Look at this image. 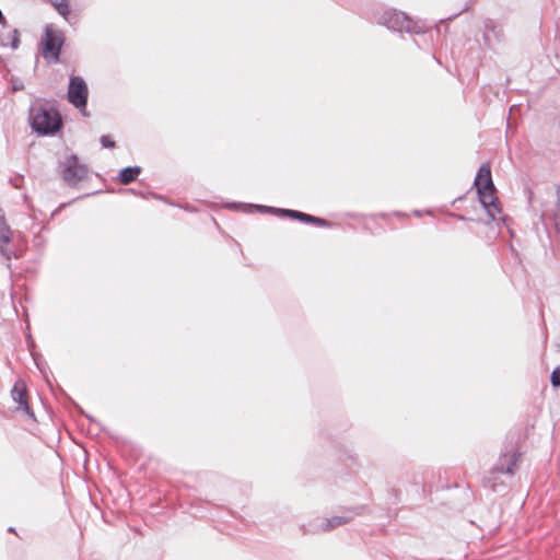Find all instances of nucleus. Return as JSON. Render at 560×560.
<instances>
[{
	"label": "nucleus",
	"mask_w": 560,
	"mask_h": 560,
	"mask_svg": "<svg viewBox=\"0 0 560 560\" xmlns=\"http://www.w3.org/2000/svg\"><path fill=\"white\" fill-rule=\"evenodd\" d=\"M474 187L476 188L478 200L486 210L491 220L497 219V214L502 212L500 201L495 196L497 188L492 180L491 167L488 163H483L477 171Z\"/></svg>",
	"instance_id": "1"
},
{
	"label": "nucleus",
	"mask_w": 560,
	"mask_h": 560,
	"mask_svg": "<svg viewBox=\"0 0 560 560\" xmlns=\"http://www.w3.org/2000/svg\"><path fill=\"white\" fill-rule=\"evenodd\" d=\"M30 125L38 136L54 137L62 129L63 119L55 106L45 104L30 108Z\"/></svg>",
	"instance_id": "2"
},
{
	"label": "nucleus",
	"mask_w": 560,
	"mask_h": 560,
	"mask_svg": "<svg viewBox=\"0 0 560 560\" xmlns=\"http://www.w3.org/2000/svg\"><path fill=\"white\" fill-rule=\"evenodd\" d=\"M377 24L385 26L393 32H406L408 34H421L423 27L412 21L405 12L395 9L385 10L377 18Z\"/></svg>",
	"instance_id": "3"
},
{
	"label": "nucleus",
	"mask_w": 560,
	"mask_h": 560,
	"mask_svg": "<svg viewBox=\"0 0 560 560\" xmlns=\"http://www.w3.org/2000/svg\"><path fill=\"white\" fill-rule=\"evenodd\" d=\"M89 98V88L84 79L80 75H71L69 79L67 100L79 112L88 116L86 105Z\"/></svg>",
	"instance_id": "4"
},
{
	"label": "nucleus",
	"mask_w": 560,
	"mask_h": 560,
	"mask_svg": "<svg viewBox=\"0 0 560 560\" xmlns=\"http://www.w3.org/2000/svg\"><path fill=\"white\" fill-rule=\"evenodd\" d=\"M63 43V33L55 30L51 25H47L45 28V37L43 39L44 58L49 62H58Z\"/></svg>",
	"instance_id": "5"
},
{
	"label": "nucleus",
	"mask_w": 560,
	"mask_h": 560,
	"mask_svg": "<svg viewBox=\"0 0 560 560\" xmlns=\"http://www.w3.org/2000/svg\"><path fill=\"white\" fill-rule=\"evenodd\" d=\"M61 177L68 186H75L88 175V166L81 164L77 154H70L60 163Z\"/></svg>",
	"instance_id": "6"
},
{
	"label": "nucleus",
	"mask_w": 560,
	"mask_h": 560,
	"mask_svg": "<svg viewBox=\"0 0 560 560\" xmlns=\"http://www.w3.org/2000/svg\"><path fill=\"white\" fill-rule=\"evenodd\" d=\"M520 457L521 453L513 445L506 446L493 466L492 471L513 475Z\"/></svg>",
	"instance_id": "7"
},
{
	"label": "nucleus",
	"mask_w": 560,
	"mask_h": 560,
	"mask_svg": "<svg viewBox=\"0 0 560 560\" xmlns=\"http://www.w3.org/2000/svg\"><path fill=\"white\" fill-rule=\"evenodd\" d=\"M11 397L13 401L18 404L16 410L24 411L25 415L32 419L35 418L34 412L27 402L26 384L22 380L16 381L13 385V388L11 389Z\"/></svg>",
	"instance_id": "8"
},
{
	"label": "nucleus",
	"mask_w": 560,
	"mask_h": 560,
	"mask_svg": "<svg viewBox=\"0 0 560 560\" xmlns=\"http://www.w3.org/2000/svg\"><path fill=\"white\" fill-rule=\"evenodd\" d=\"M502 35V28L493 20L486 19L483 21L482 38L487 47L492 48L495 43L501 40Z\"/></svg>",
	"instance_id": "9"
},
{
	"label": "nucleus",
	"mask_w": 560,
	"mask_h": 560,
	"mask_svg": "<svg viewBox=\"0 0 560 560\" xmlns=\"http://www.w3.org/2000/svg\"><path fill=\"white\" fill-rule=\"evenodd\" d=\"M141 172L142 168L138 165L127 166L119 171V173L116 176V179L122 185H128L135 182L141 174Z\"/></svg>",
	"instance_id": "10"
},
{
	"label": "nucleus",
	"mask_w": 560,
	"mask_h": 560,
	"mask_svg": "<svg viewBox=\"0 0 560 560\" xmlns=\"http://www.w3.org/2000/svg\"><path fill=\"white\" fill-rule=\"evenodd\" d=\"M352 520V516L348 515H334L329 518H326L320 525L322 532H329L338 526L349 523Z\"/></svg>",
	"instance_id": "11"
},
{
	"label": "nucleus",
	"mask_w": 560,
	"mask_h": 560,
	"mask_svg": "<svg viewBox=\"0 0 560 560\" xmlns=\"http://www.w3.org/2000/svg\"><path fill=\"white\" fill-rule=\"evenodd\" d=\"M298 221L306 224H313L318 228H331L334 224L331 221H328L324 218L315 217L302 211H300Z\"/></svg>",
	"instance_id": "12"
},
{
	"label": "nucleus",
	"mask_w": 560,
	"mask_h": 560,
	"mask_svg": "<svg viewBox=\"0 0 560 560\" xmlns=\"http://www.w3.org/2000/svg\"><path fill=\"white\" fill-rule=\"evenodd\" d=\"M298 221L306 224H313L318 228H331L334 224L331 221H328L324 218L315 217L302 211H300Z\"/></svg>",
	"instance_id": "13"
},
{
	"label": "nucleus",
	"mask_w": 560,
	"mask_h": 560,
	"mask_svg": "<svg viewBox=\"0 0 560 560\" xmlns=\"http://www.w3.org/2000/svg\"><path fill=\"white\" fill-rule=\"evenodd\" d=\"M0 45L10 46L13 50L20 46V32L18 28L10 30L8 34L0 35Z\"/></svg>",
	"instance_id": "14"
},
{
	"label": "nucleus",
	"mask_w": 560,
	"mask_h": 560,
	"mask_svg": "<svg viewBox=\"0 0 560 560\" xmlns=\"http://www.w3.org/2000/svg\"><path fill=\"white\" fill-rule=\"evenodd\" d=\"M57 12L65 19H68L70 15L71 9L69 5V0H60L52 3Z\"/></svg>",
	"instance_id": "15"
},
{
	"label": "nucleus",
	"mask_w": 560,
	"mask_h": 560,
	"mask_svg": "<svg viewBox=\"0 0 560 560\" xmlns=\"http://www.w3.org/2000/svg\"><path fill=\"white\" fill-rule=\"evenodd\" d=\"M299 214H300L299 210L284 209V208L278 209V217H281V218H289V219L298 221Z\"/></svg>",
	"instance_id": "16"
},
{
	"label": "nucleus",
	"mask_w": 560,
	"mask_h": 560,
	"mask_svg": "<svg viewBox=\"0 0 560 560\" xmlns=\"http://www.w3.org/2000/svg\"><path fill=\"white\" fill-rule=\"evenodd\" d=\"M255 209L257 212H260V213H270V214H275L278 217V209L279 208H276V207H270V206H264V205H253L252 209Z\"/></svg>",
	"instance_id": "17"
},
{
	"label": "nucleus",
	"mask_w": 560,
	"mask_h": 560,
	"mask_svg": "<svg viewBox=\"0 0 560 560\" xmlns=\"http://www.w3.org/2000/svg\"><path fill=\"white\" fill-rule=\"evenodd\" d=\"M550 383L552 387L559 388L560 387V365L556 366L550 375Z\"/></svg>",
	"instance_id": "18"
},
{
	"label": "nucleus",
	"mask_w": 560,
	"mask_h": 560,
	"mask_svg": "<svg viewBox=\"0 0 560 560\" xmlns=\"http://www.w3.org/2000/svg\"><path fill=\"white\" fill-rule=\"evenodd\" d=\"M100 142L102 147L106 149H114L116 147V142L108 135L101 136Z\"/></svg>",
	"instance_id": "19"
},
{
	"label": "nucleus",
	"mask_w": 560,
	"mask_h": 560,
	"mask_svg": "<svg viewBox=\"0 0 560 560\" xmlns=\"http://www.w3.org/2000/svg\"><path fill=\"white\" fill-rule=\"evenodd\" d=\"M253 207V203H242V202H230L226 205V208L228 209H231V210H235V211H238V210H247V209H252Z\"/></svg>",
	"instance_id": "20"
},
{
	"label": "nucleus",
	"mask_w": 560,
	"mask_h": 560,
	"mask_svg": "<svg viewBox=\"0 0 560 560\" xmlns=\"http://www.w3.org/2000/svg\"><path fill=\"white\" fill-rule=\"evenodd\" d=\"M72 402L75 406V408L79 410V412L82 413L83 416H85L86 419H89L91 423L95 424L97 428H100V430L104 431V428L101 425V423L94 417L85 413L84 410L74 401H72Z\"/></svg>",
	"instance_id": "21"
},
{
	"label": "nucleus",
	"mask_w": 560,
	"mask_h": 560,
	"mask_svg": "<svg viewBox=\"0 0 560 560\" xmlns=\"http://www.w3.org/2000/svg\"><path fill=\"white\" fill-rule=\"evenodd\" d=\"M23 89H24V84H23V82H21V81L16 80V81H14V82L12 83V90H13L14 92L22 91Z\"/></svg>",
	"instance_id": "22"
},
{
	"label": "nucleus",
	"mask_w": 560,
	"mask_h": 560,
	"mask_svg": "<svg viewBox=\"0 0 560 560\" xmlns=\"http://www.w3.org/2000/svg\"><path fill=\"white\" fill-rule=\"evenodd\" d=\"M0 24L2 25L3 28H7L8 25H7V20L2 13V11L0 10Z\"/></svg>",
	"instance_id": "23"
},
{
	"label": "nucleus",
	"mask_w": 560,
	"mask_h": 560,
	"mask_svg": "<svg viewBox=\"0 0 560 560\" xmlns=\"http://www.w3.org/2000/svg\"><path fill=\"white\" fill-rule=\"evenodd\" d=\"M302 529H303V534H308V533H315L316 532L314 529H306L304 526H302Z\"/></svg>",
	"instance_id": "24"
},
{
	"label": "nucleus",
	"mask_w": 560,
	"mask_h": 560,
	"mask_svg": "<svg viewBox=\"0 0 560 560\" xmlns=\"http://www.w3.org/2000/svg\"><path fill=\"white\" fill-rule=\"evenodd\" d=\"M8 532H10V533H14V532H15V528H14L13 526H10V527L8 528Z\"/></svg>",
	"instance_id": "25"
},
{
	"label": "nucleus",
	"mask_w": 560,
	"mask_h": 560,
	"mask_svg": "<svg viewBox=\"0 0 560 560\" xmlns=\"http://www.w3.org/2000/svg\"><path fill=\"white\" fill-rule=\"evenodd\" d=\"M65 206H66L65 203H61V205L59 206V208H58V209L52 213V215H54V214H55V213H56L60 208H63Z\"/></svg>",
	"instance_id": "26"
},
{
	"label": "nucleus",
	"mask_w": 560,
	"mask_h": 560,
	"mask_svg": "<svg viewBox=\"0 0 560 560\" xmlns=\"http://www.w3.org/2000/svg\"><path fill=\"white\" fill-rule=\"evenodd\" d=\"M153 198L162 199V197L156 196L155 194H151Z\"/></svg>",
	"instance_id": "27"
},
{
	"label": "nucleus",
	"mask_w": 560,
	"mask_h": 560,
	"mask_svg": "<svg viewBox=\"0 0 560 560\" xmlns=\"http://www.w3.org/2000/svg\"><path fill=\"white\" fill-rule=\"evenodd\" d=\"M359 510H360V508L354 509V514H359L360 513Z\"/></svg>",
	"instance_id": "28"
}]
</instances>
